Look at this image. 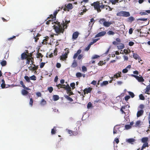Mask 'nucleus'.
<instances>
[{
	"label": "nucleus",
	"mask_w": 150,
	"mask_h": 150,
	"mask_svg": "<svg viewBox=\"0 0 150 150\" xmlns=\"http://www.w3.org/2000/svg\"><path fill=\"white\" fill-rule=\"evenodd\" d=\"M70 23V20H67L65 19L63 20L62 22H59L56 21L54 22L56 25H54V29L57 34L56 35H58L61 33H63L64 31V29H67L68 26V24Z\"/></svg>",
	"instance_id": "f257e3e1"
},
{
	"label": "nucleus",
	"mask_w": 150,
	"mask_h": 150,
	"mask_svg": "<svg viewBox=\"0 0 150 150\" xmlns=\"http://www.w3.org/2000/svg\"><path fill=\"white\" fill-rule=\"evenodd\" d=\"M91 6H93L95 10H96L98 12H100L101 11V9L105 8V6L102 3L101 4L99 1L94 2L91 4Z\"/></svg>",
	"instance_id": "f03ea898"
},
{
	"label": "nucleus",
	"mask_w": 150,
	"mask_h": 150,
	"mask_svg": "<svg viewBox=\"0 0 150 150\" xmlns=\"http://www.w3.org/2000/svg\"><path fill=\"white\" fill-rule=\"evenodd\" d=\"M116 15L118 16L128 17L130 16L129 12L121 11L117 13Z\"/></svg>",
	"instance_id": "7ed1b4c3"
},
{
	"label": "nucleus",
	"mask_w": 150,
	"mask_h": 150,
	"mask_svg": "<svg viewBox=\"0 0 150 150\" xmlns=\"http://www.w3.org/2000/svg\"><path fill=\"white\" fill-rule=\"evenodd\" d=\"M100 23L103 24V25L106 27H109L110 25L112 24V23L111 22L106 21H105V19L104 18H102L100 19L99 21Z\"/></svg>",
	"instance_id": "20e7f679"
},
{
	"label": "nucleus",
	"mask_w": 150,
	"mask_h": 150,
	"mask_svg": "<svg viewBox=\"0 0 150 150\" xmlns=\"http://www.w3.org/2000/svg\"><path fill=\"white\" fill-rule=\"evenodd\" d=\"M63 8V6H62L61 8L59 7V9L55 11L53 13V16L52 14L50 15V16L47 18V19L50 18H52V19H53L54 20H55L56 19V16L58 12L60 11V9H62Z\"/></svg>",
	"instance_id": "39448f33"
},
{
	"label": "nucleus",
	"mask_w": 150,
	"mask_h": 150,
	"mask_svg": "<svg viewBox=\"0 0 150 150\" xmlns=\"http://www.w3.org/2000/svg\"><path fill=\"white\" fill-rule=\"evenodd\" d=\"M131 76L135 78L139 82H143L144 81L143 77L140 75H139V76H138L132 74Z\"/></svg>",
	"instance_id": "423d86ee"
},
{
	"label": "nucleus",
	"mask_w": 150,
	"mask_h": 150,
	"mask_svg": "<svg viewBox=\"0 0 150 150\" xmlns=\"http://www.w3.org/2000/svg\"><path fill=\"white\" fill-rule=\"evenodd\" d=\"M69 51L67 50L65 53L62 54L60 56V59L62 60H64L67 58V55L69 53Z\"/></svg>",
	"instance_id": "0eeeda50"
},
{
	"label": "nucleus",
	"mask_w": 150,
	"mask_h": 150,
	"mask_svg": "<svg viewBox=\"0 0 150 150\" xmlns=\"http://www.w3.org/2000/svg\"><path fill=\"white\" fill-rule=\"evenodd\" d=\"M33 67L30 66L28 68L29 70L33 71H36V70L38 68V66H36L35 65V64H33Z\"/></svg>",
	"instance_id": "6e6552de"
},
{
	"label": "nucleus",
	"mask_w": 150,
	"mask_h": 150,
	"mask_svg": "<svg viewBox=\"0 0 150 150\" xmlns=\"http://www.w3.org/2000/svg\"><path fill=\"white\" fill-rule=\"evenodd\" d=\"M29 56V55H28L25 52H23L21 54V59L22 60L25 59Z\"/></svg>",
	"instance_id": "1a4fd4ad"
},
{
	"label": "nucleus",
	"mask_w": 150,
	"mask_h": 150,
	"mask_svg": "<svg viewBox=\"0 0 150 150\" xmlns=\"http://www.w3.org/2000/svg\"><path fill=\"white\" fill-rule=\"evenodd\" d=\"M120 127L117 125H116L115 126L113 130V134H114L118 133V132L120 131Z\"/></svg>",
	"instance_id": "9d476101"
},
{
	"label": "nucleus",
	"mask_w": 150,
	"mask_h": 150,
	"mask_svg": "<svg viewBox=\"0 0 150 150\" xmlns=\"http://www.w3.org/2000/svg\"><path fill=\"white\" fill-rule=\"evenodd\" d=\"M92 88L88 87V88H86L83 90L84 94L85 95L86 93L88 94L90 93L92 91Z\"/></svg>",
	"instance_id": "9b49d317"
},
{
	"label": "nucleus",
	"mask_w": 150,
	"mask_h": 150,
	"mask_svg": "<svg viewBox=\"0 0 150 150\" xmlns=\"http://www.w3.org/2000/svg\"><path fill=\"white\" fill-rule=\"evenodd\" d=\"M106 32L105 31L100 32L96 35L95 37L97 38L103 36L106 34Z\"/></svg>",
	"instance_id": "f8f14e48"
},
{
	"label": "nucleus",
	"mask_w": 150,
	"mask_h": 150,
	"mask_svg": "<svg viewBox=\"0 0 150 150\" xmlns=\"http://www.w3.org/2000/svg\"><path fill=\"white\" fill-rule=\"evenodd\" d=\"M79 35V33L77 31L74 33L72 34V39L73 40H76L78 38Z\"/></svg>",
	"instance_id": "ddd939ff"
},
{
	"label": "nucleus",
	"mask_w": 150,
	"mask_h": 150,
	"mask_svg": "<svg viewBox=\"0 0 150 150\" xmlns=\"http://www.w3.org/2000/svg\"><path fill=\"white\" fill-rule=\"evenodd\" d=\"M65 7H66L67 8V11H69L70 10H71L73 8V6L72 4L69 3L67 5L65 4Z\"/></svg>",
	"instance_id": "4468645a"
},
{
	"label": "nucleus",
	"mask_w": 150,
	"mask_h": 150,
	"mask_svg": "<svg viewBox=\"0 0 150 150\" xmlns=\"http://www.w3.org/2000/svg\"><path fill=\"white\" fill-rule=\"evenodd\" d=\"M133 58L134 59L136 60L138 59L139 60H140V61H142V60L141 59V58H140V57L137 54L133 53Z\"/></svg>",
	"instance_id": "2eb2a0df"
},
{
	"label": "nucleus",
	"mask_w": 150,
	"mask_h": 150,
	"mask_svg": "<svg viewBox=\"0 0 150 150\" xmlns=\"http://www.w3.org/2000/svg\"><path fill=\"white\" fill-rule=\"evenodd\" d=\"M81 51L82 50H79L77 51V52L74 54V55L73 56V58L74 59H76L78 56V55L80 54L81 53Z\"/></svg>",
	"instance_id": "dca6fc26"
},
{
	"label": "nucleus",
	"mask_w": 150,
	"mask_h": 150,
	"mask_svg": "<svg viewBox=\"0 0 150 150\" xmlns=\"http://www.w3.org/2000/svg\"><path fill=\"white\" fill-rule=\"evenodd\" d=\"M143 113L144 111L143 110H141L139 111H138L137 114V117H140L141 116L143 115Z\"/></svg>",
	"instance_id": "f3484780"
},
{
	"label": "nucleus",
	"mask_w": 150,
	"mask_h": 150,
	"mask_svg": "<svg viewBox=\"0 0 150 150\" xmlns=\"http://www.w3.org/2000/svg\"><path fill=\"white\" fill-rule=\"evenodd\" d=\"M63 88H64L68 92L71 91V88L69 86V84L65 86V87H63Z\"/></svg>",
	"instance_id": "a211bd4d"
},
{
	"label": "nucleus",
	"mask_w": 150,
	"mask_h": 150,
	"mask_svg": "<svg viewBox=\"0 0 150 150\" xmlns=\"http://www.w3.org/2000/svg\"><path fill=\"white\" fill-rule=\"evenodd\" d=\"M121 72L119 71L117 73L114 75L113 76V78H116L117 79L118 77H121Z\"/></svg>",
	"instance_id": "6ab92c4d"
},
{
	"label": "nucleus",
	"mask_w": 150,
	"mask_h": 150,
	"mask_svg": "<svg viewBox=\"0 0 150 150\" xmlns=\"http://www.w3.org/2000/svg\"><path fill=\"white\" fill-rule=\"evenodd\" d=\"M20 84L22 86L24 89H25L27 90H30L29 88L25 86L23 81H20Z\"/></svg>",
	"instance_id": "aec40b11"
},
{
	"label": "nucleus",
	"mask_w": 150,
	"mask_h": 150,
	"mask_svg": "<svg viewBox=\"0 0 150 150\" xmlns=\"http://www.w3.org/2000/svg\"><path fill=\"white\" fill-rule=\"evenodd\" d=\"M78 66V64L76 61L74 60L71 66V67L73 68H75Z\"/></svg>",
	"instance_id": "412c9836"
},
{
	"label": "nucleus",
	"mask_w": 150,
	"mask_h": 150,
	"mask_svg": "<svg viewBox=\"0 0 150 150\" xmlns=\"http://www.w3.org/2000/svg\"><path fill=\"white\" fill-rule=\"evenodd\" d=\"M148 138L147 137H143L141 139V141L142 142L144 143H148Z\"/></svg>",
	"instance_id": "4be33fe9"
},
{
	"label": "nucleus",
	"mask_w": 150,
	"mask_h": 150,
	"mask_svg": "<svg viewBox=\"0 0 150 150\" xmlns=\"http://www.w3.org/2000/svg\"><path fill=\"white\" fill-rule=\"evenodd\" d=\"M49 39V37L47 36L46 37H45V38L43 40V41L42 42V44H47V41Z\"/></svg>",
	"instance_id": "5701e85b"
},
{
	"label": "nucleus",
	"mask_w": 150,
	"mask_h": 150,
	"mask_svg": "<svg viewBox=\"0 0 150 150\" xmlns=\"http://www.w3.org/2000/svg\"><path fill=\"white\" fill-rule=\"evenodd\" d=\"M1 82L2 83L1 84V87L2 88H5L6 86L5 81L4 79H2L1 80Z\"/></svg>",
	"instance_id": "b1692460"
},
{
	"label": "nucleus",
	"mask_w": 150,
	"mask_h": 150,
	"mask_svg": "<svg viewBox=\"0 0 150 150\" xmlns=\"http://www.w3.org/2000/svg\"><path fill=\"white\" fill-rule=\"evenodd\" d=\"M120 45L117 46V48L118 49H123L125 47L124 45L122 43L120 44Z\"/></svg>",
	"instance_id": "393cba45"
},
{
	"label": "nucleus",
	"mask_w": 150,
	"mask_h": 150,
	"mask_svg": "<svg viewBox=\"0 0 150 150\" xmlns=\"http://www.w3.org/2000/svg\"><path fill=\"white\" fill-rule=\"evenodd\" d=\"M28 93V92L25 89H23L21 91L22 94L24 96L27 95Z\"/></svg>",
	"instance_id": "a878e982"
},
{
	"label": "nucleus",
	"mask_w": 150,
	"mask_h": 150,
	"mask_svg": "<svg viewBox=\"0 0 150 150\" xmlns=\"http://www.w3.org/2000/svg\"><path fill=\"white\" fill-rule=\"evenodd\" d=\"M150 90V84L147 86L145 88V92L146 93L149 94L148 92Z\"/></svg>",
	"instance_id": "bb28decb"
},
{
	"label": "nucleus",
	"mask_w": 150,
	"mask_h": 150,
	"mask_svg": "<svg viewBox=\"0 0 150 150\" xmlns=\"http://www.w3.org/2000/svg\"><path fill=\"white\" fill-rule=\"evenodd\" d=\"M40 35L39 33H38L37 35L34 37V38L35 39V42H37L38 40L39 39L38 37H40Z\"/></svg>",
	"instance_id": "cd10ccee"
},
{
	"label": "nucleus",
	"mask_w": 150,
	"mask_h": 150,
	"mask_svg": "<svg viewBox=\"0 0 150 150\" xmlns=\"http://www.w3.org/2000/svg\"><path fill=\"white\" fill-rule=\"evenodd\" d=\"M53 98L54 101L57 100L59 98V96L57 95H54L53 96Z\"/></svg>",
	"instance_id": "c85d7f7f"
},
{
	"label": "nucleus",
	"mask_w": 150,
	"mask_h": 150,
	"mask_svg": "<svg viewBox=\"0 0 150 150\" xmlns=\"http://www.w3.org/2000/svg\"><path fill=\"white\" fill-rule=\"evenodd\" d=\"M49 19H50L48 21H47L46 23V24L47 25L49 24L51 22H52L53 20H54L52 18H50L48 19L47 18V20H48Z\"/></svg>",
	"instance_id": "c756f323"
},
{
	"label": "nucleus",
	"mask_w": 150,
	"mask_h": 150,
	"mask_svg": "<svg viewBox=\"0 0 150 150\" xmlns=\"http://www.w3.org/2000/svg\"><path fill=\"white\" fill-rule=\"evenodd\" d=\"M134 18L132 16H130L128 18V21L129 22H132L134 21Z\"/></svg>",
	"instance_id": "7c9ffc66"
},
{
	"label": "nucleus",
	"mask_w": 150,
	"mask_h": 150,
	"mask_svg": "<svg viewBox=\"0 0 150 150\" xmlns=\"http://www.w3.org/2000/svg\"><path fill=\"white\" fill-rule=\"evenodd\" d=\"M24 79L28 83L30 82V77H29L28 76H25L24 77Z\"/></svg>",
	"instance_id": "2f4dec72"
},
{
	"label": "nucleus",
	"mask_w": 150,
	"mask_h": 150,
	"mask_svg": "<svg viewBox=\"0 0 150 150\" xmlns=\"http://www.w3.org/2000/svg\"><path fill=\"white\" fill-rule=\"evenodd\" d=\"M56 127H54L51 130V134L52 135L56 133Z\"/></svg>",
	"instance_id": "473e14b6"
},
{
	"label": "nucleus",
	"mask_w": 150,
	"mask_h": 150,
	"mask_svg": "<svg viewBox=\"0 0 150 150\" xmlns=\"http://www.w3.org/2000/svg\"><path fill=\"white\" fill-rule=\"evenodd\" d=\"M127 142L129 143H132L134 141V139L133 138H130L127 139Z\"/></svg>",
	"instance_id": "72a5a7b5"
},
{
	"label": "nucleus",
	"mask_w": 150,
	"mask_h": 150,
	"mask_svg": "<svg viewBox=\"0 0 150 150\" xmlns=\"http://www.w3.org/2000/svg\"><path fill=\"white\" fill-rule=\"evenodd\" d=\"M148 143H145L144 144H143L142 149H144L146 147H148Z\"/></svg>",
	"instance_id": "f704fd0d"
},
{
	"label": "nucleus",
	"mask_w": 150,
	"mask_h": 150,
	"mask_svg": "<svg viewBox=\"0 0 150 150\" xmlns=\"http://www.w3.org/2000/svg\"><path fill=\"white\" fill-rule=\"evenodd\" d=\"M46 103L47 102L46 101H45L44 99H43L41 101L40 104L42 105H44L46 104Z\"/></svg>",
	"instance_id": "c9c22d12"
},
{
	"label": "nucleus",
	"mask_w": 150,
	"mask_h": 150,
	"mask_svg": "<svg viewBox=\"0 0 150 150\" xmlns=\"http://www.w3.org/2000/svg\"><path fill=\"white\" fill-rule=\"evenodd\" d=\"M141 122L139 120L136 122L135 126L136 127H139L141 125Z\"/></svg>",
	"instance_id": "e433bc0d"
},
{
	"label": "nucleus",
	"mask_w": 150,
	"mask_h": 150,
	"mask_svg": "<svg viewBox=\"0 0 150 150\" xmlns=\"http://www.w3.org/2000/svg\"><path fill=\"white\" fill-rule=\"evenodd\" d=\"M108 81H103V82L101 83L100 85L101 86H103L106 85L108 84Z\"/></svg>",
	"instance_id": "4c0bfd02"
},
{
	"label": "nucleus",
	"mask_w": 150,
	"mask_h": 150,
	"mask_svg": "<svg viewBox=\"0 0 150 150\" xmlns=\"http://www.w3.org/2000/svg\"><path fill=\"white\" fill-rule=\"evenodd\" d=\"M95 22V21H94V19L93 18H92L90 19V21L89 22V25L90 26H91V23H93L91 25V26L92 27L94 23Z\"/></svg>",
	"instance_id": "58836bf2"
},
{
	"label": "nucleus",
	"mask_w": 150,
	"mask_h": 150,
	"mask_svg": "<svg viewBox=\"0 0 150 150\" xmlns=\"http://www.w3.org/2000/svg\"><path fill=\"white\" fill-rule=\"evenodd\" d=\"M6 62L5 60H3L1 62V65L2 66H5L6 65Z\"/></svg>",
	"instance_id": "ea45409f"
},
{
	"label": "nucleus",
	"mask_w": 150,
	"mask_h": 150,
	"mask_svg": "<svg viewBox=\"0 0 150 150\" xmlns=\"http://www.w3.org/2000/svg\"><path fill=\"white\" fill-rule=\"evenodd\" d=\"M111 2L112 4H115L117 3H118L117 0H109Z\"/></svg>",
	"instance_id": "a19ab883"
},
{
	"label": "nucleus",
	"mask_w": 150,
	"mask_h": 150,
	"mask_svg": "<svg viewBox=\"0 0 150 150\" xmlns=\"http://www.w3.org/2000/svg\"><path fill=\"white\" fill-rule=\"evenodd\" d=\"M106 64V62L103 61H100L98 63V64L99 66H102L103 64Z\"/></svg>",
	"instance_id": "79ce46f5"
},
{
	"label": "nucleus",
	"mask_w": 150,
	"mask_h": 150,
	"mask_svg": "<svg viewBox=\"0 0 150 150\" xmlns=\"http://www.w3.org/2000/svg\"><path fill=\"white\" fill-rule=\"evenodd\" d=\"M30 79L31 80L35 81L36 80L37 77L35 75H33L30 77Z\"/></svg>",
	"instance_id": "37998d69"
},
{
	"label": "nucleus",
	"mask_w": 150,
	"mask_h": 150,
	"mask_svg": "<svg viewBox=\"0 0 150 150\" xmlns=\"http://www.w3.org/2000/svg\"><path fill=\"white\" fill-rule=\"evenodd\" d=\"M33 99L32 98H31L30 99L29 104L31 106H32L33 105Z\"/></svg>",
	"instance_id": "c03bdc74"
},
{
	"label": "nucleus",
	"mask_w": 150,
	"mask_h": 150,
	"mask_svg": "<svg viewBox=\"0 0 150 150\" xmlns=\"http://www.w3.org/2000/svg\"><path fill=\"white\" fill-rule=\"evenodd\" d=\"M43 55L40 53L38 52L37 54V58H39L40 57H42Z\"/></svg>",
	"instance_id": "a18cd8bd"
},
{
	"label": "nucleus",
	"mask_w": 150,
	"mask_h": 150,
	"mask_svg": "<svg viewBox=\"0 0 150 150\" xmlns=\"http://www.w3.org/2000/svg\"><path fill=\"white\" fill-rule=\"evenodd\" d=\"M123 52L125 54H128L130 52V50H129V51L127 49H125L124 50Z\"/></svg>",
	"instance_id": "49530a36"
},
{
	"label": "nucleus",
	"mask_w": 150,
	"mask_h": 150,
	"mask_svg": "<svg viewBox=\"0 0 150 150\" xmlns=\"http://www.w3.org/2000/svg\"><path fill=\"white\" fill-rule=\"evenodd\" d=\"M139 98L141 100H144L145 99V97L142 94H141L139 95Z\"/></svg>",
	"instance_id": "de8ad7c7"
},
{
	"label": "nucleus",
	"mask_w": 150,
	"mask_h": 150,
	"mask_svg": "<svg viewBox=\"0 0 150 150\" xmlns=\"http://www.w3.org/2000/svg\"><path fill=\"white\" fill-rule=\"evenodd\" d=\"M78 131H78L76 130L72 131V135L74 136L76 135L79 134Z\"/></svg>",
	"instance_id": "09e8293b"
},
{
	"label": "nucleus",
	"mask_w": 150,
	"mask_h": 150,
	"mask_svg": "<svg viewBox=\"0 0 150 150\" xmlns=\"http://www.w3.org/2000/svg\"><path fill=\"white\" fill-rule=\"evenodd\" d=\"M47 90L50 93H51L53 91V88L52 87H50L48 88Z\"/></svg>",
	"instance_id": "8fccbe9b"
},
{
	"label": "nucleus",
	"mask_w": 150,
	"mask_h": 150,
	"mask_svg": "<svg viewBox=\"0 0 150 150\" xmlns=\"http://www.w3.org/2000/svg\"><path fill=\"white\" fill-rule=\"evenodd\" d=\"M76 76L77 78L80 77L82 76V74L80 72H77L76 74Z\"/></svg>",
	"instance_id": "3c124183"
},
{
	"label": "nucleus",
	"mask_w": 150,
	"mask_h": 150,
	"mask_svg": "<svg viewBox=\"0 0 150 150\" xmlns=\"http://www.w3.org/2000/svg\"><path fill=\"white\" fill-rule=\"evenodd\" d=\"M26 59L27 60V61L26 62V64H29L31 58H30V57H28Z\"/></svg>",
	"instance_id": "603ef678"
},
{
	"label": "nucleus",
	"mask_w": 150,
	"mask_h": 150,
	"mask_svg": "<svg viewBox=\"0 0 150 150\" xmlns=\"http://www.w3.org/2000/svg\"><path fill=\"white\" fill-rule=\"evenodd\" d=\"M128 93L131 96V97L132 98H133L134 97V95L133 92L130 91H129Z\"/></svg>",
	"instance_id": "864d4df0"
},
{
	"label": "nucleus",
	"mask_w": 150,
	"mask_h": 150,
	"mask_svg": "<svg viewBox=\"0 0 150 150\" xmlns=\"http://www.w3.org/2000/svg\"><path fill=\"white\" fill-rule=\"evenodd\" d=\"M82 71L85 72L87 71V69L86 67L85 66H83L82 67Z\"/></svg>",
	"instance_id": "5fc2aeb1"
},
{
	"label": "nucleus",
	"mask_w": 150,
	"mask_h": 150,
	"mask_svg": "<svg viewBox=\"0 0 150 150\" xmlns=\"http://www.w3.org/2000/svg\"><path fill=\"white\" fill-rule=\"evenodd\" d=\"M107 33L109 35H114L115 34V33L112 31H109Z\"/></svg>",
	"instance_id": "6e6d98bb"
},
{
	"label": "nucleus",
	"mask_w": 150,
	"mask_h": 150,
	"mask_svg": "<svg viewBox=\"0 0 150 150\" xmlns=\"http://www.w3.org/2000/svg\"><path fill=\"white\" fill-rule=\"evenodd\" d=\"M70 86L72 88V89H73L75 88V83H71L70 84Z\"/></svg>",
	"instance_id": "4d7b16f0"
},
{
	"label": "nucleus",
	"mask_w": 150,
	"mask_h": 150,
	"mask_svg": "<svg viewBox=\"0 0 150 150\" xmlns=\"http://www.w3.org/2000/svg\"><path fill=\"white\" fill-rule=\"evenodd\" d=\"M66 98L69 100L70 101H73V100L72 98L69 97V96H67L66 97Z\"/></svg>",
	"instance_id": "13d9d810"
},
{
	"label": "nucleus",
	"mask_w": 150,
	"mask_h": 150,
	"mask_svg": "<svg viewBox=\"0 0 150 150\" xmlns=\"http://www.w3.org/2000/svg\"><path fill=\"white\" fill-rule=\"evenodd\" d=\"M32 54H30V55L29 56H30V58H31L30 61L32 62V64H34L33 63H34V59H33V57H32Z\"/></svg>",
	"instance_id": "bf43d9fd"
},
{
	"label": "nucleus",
	"mask_w": 150,
	"mask_h": 150,
	"mask_svg": "<svg viewBox=\"0 0 150 150\" xmlns=\"http://www.w3.org/2000/svg\"><path fill=\"white\" fill-rule=\"evenodd\" d=\"M84 7V9H83V10H82V11L83 12V13H85L87 11V10L86 9V6H82V8H83Z\"/></svg>",
	"instance_id": "052dcab7"
},
{
	"label": "nucleus",
	"mask_w": 150,
	"mask_h": 150,
	"mask_svg": "<svg viewBox=\"0 0 150 150\" xmlns=\"http://www.w3.org/2000/svg\"><path fill=\"white\" fill-rule=\"evenodd\" d=\"M125 127L126 129H128L131 128V126L128 125H126L125 126Z\"/></svg>",
	"instance_id": "680f3d73"
},
{
	"label": "nucleus",
	"mask_w": 150,
	"mask_h": 150,
	"mask_svg": "<svg viewBox=\"0 0 150 150\" xmlns=\"http://www.w3.org/2000/svg\"><path fill=\"white\" fill-rule=\"evenodd\" d=\"M83 55L82 54H80L79 55L78 57V59L79 60L81 59L83 57Z\"/></svg>",
	"instance_id": "e2e57ef3"
},
{
	"label": "nucleus",
	"mask_w": 150,
	"mask_h": 150,
	"mask_svg": "<svg viewBox=\"0 0 150 150\" xmlns=\"http://www.w3.org/2000/svg\"><path fill=\"white\" fill-rule=\"evenodd\" d=\"M57 48H56L54 51V55L56 56L57 55Z\"/></svg>",
	"instance_id": "0e129e2a"
},
{
	"label": "nucleus",
	"mask_w": 150,
	"mask_h": 150,
	"mask_svg": "<svg viewBox=\"0 0 150 150\" xmlns=\"http://www.w3.org/2000/svg\"><path fill=\"white\" fill-rule=\"evenodd\" d=\"M6 18L8 20L5 19L4 18H3V17L2 18V19L3 20V21H4V22H7V21L8 20H9V19H10L8 17Z\"/></svg>",
	"instance_id": "69168bd1"
},
{
	"label": "nucleus",
	"mask_w": 150,
	"mask_h": 150,
	"mask_svg": "<svg viewBox=\"0 0 150 150\" xmlns=\"http://www.w3.org/2000/svg\"><path fill=\"white\" fill-rule=\"evenodd\" d=\"M130 98V96H126L125 97V100L126 101H127Z\"/></svg>",
	"instance_id": "338daca9"
},
{
	"label": "nucleus",
	"mask_w": 150,
	"mask_h": 150,
	"mask_svg": "<svg viewBox=\"0 0 150 150\" xmlns=\"http://www.w3.org/2000/svg\"><path fill=\"white\" fill-rule=\"evenodd\" d=\"M45 64V62H41V63L40 65V68H42L44 66Z\"/></svg>",
	"instance_id": "774afa93"
}]
</instances>
